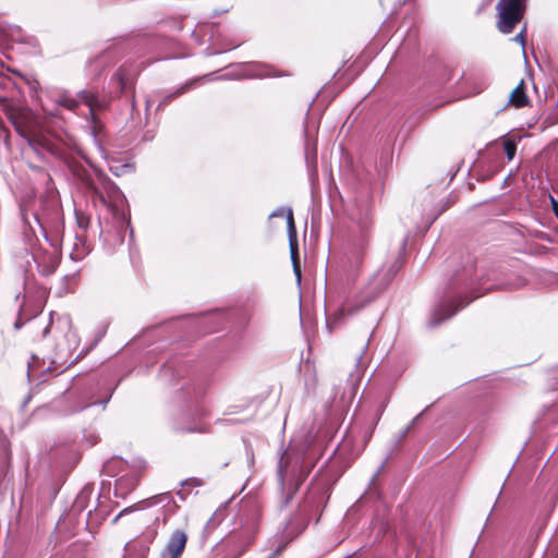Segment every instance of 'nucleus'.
Here are the masks:
<instances>
[{"instance_id": "1", "label": "nucleus", "mask_w": 558, "mask_h": 558, "mask_svg": "<svg viewBox=\"0 0 558 558\" xmlns=\"http://www.w3.org/2000/svg\"><path fill=\"white\" fill-rule=\"evenodd\" d=\"M497 28L502 34H510L525 11V0H500L497 5Z\"/></svg>"}, {"instance_id": "2", "label": "nucleus", "mask_w": 558, "mask_h": 558, "mask_svg": "<svg viewBox=\"0 0 558 558\" xmlns=\"http://www.w3.org/2000/svg\"><path fill=\"white\" fill-rule=\"evenodd\" d=\"M56 102L71 111L75 110L80 104H85L93 117L96 110H102L108 105L105 97L87 89L78 92L76 96L71 95L69 92H61L57 96Z\"/></svg>"}, {"instance_id": "3", "label": "nucleus", "mask_w": 558, "mask_h": 558, "mask_svg": "<svg viewBox=\"0 0 558 558\" xmlns=\"http://www.w3.org/2000/svg\"><path fill=\"white\" fill-rule=\"evenodd\" d=\"M111 464L118 466L124 474L116 481V489L123 492L132 490L146 468V462L141 458H135L132 462L122 459H114Z\"/></svg>"}, {"instance_id": "4", "label": "nucleus", "mask_w": 558, "mask_h": 558, "mask_svg": "<svg viewBox=\"0 0 558 558\" xmlns=\"http://www.w3.org/2000/svg\"><path fill=\"white\" fill-rule=\"evenodd\" d=\"M9 119L15 128L17 134L23 137L31 146L37 142L36 135L38 123L28 109H17L9 113Z\"/></svg>"}, {"instance_id": "5", "label": "nucleus", "mask_w": 558, "mask_h": 558, "mask_svg": "<svg viewBox=\"0 0 558 558\" xmlns=\"http://www.w3.org/2000/svg\"><path fill=\"white\" fill-rule=\"evenodd\" d=\"M282 216H286V219H287L289 245H290V257L292 260L293 272L296 277L298 283L300 284L302 275H301V268L299 265V247H298V242H296V229H295V225H294L292 209L290 207H287V208L278 207L271 211V214L269 215V218L282 217Z\"/></svg>"}, {"instance_id": "6", "label": "nucleus", "mask_w": 558, "mask_h": 558, "mask_svg": "<svg viewBox=\"0 0 558 558\" xmlns=\"http://www.w3.org/2000/svg\"><path fill=\"white\" fill-rule=\"evenodd\" d=\"M187 543V535L182 530H175L169 537L160 558H180Z\"/></svg>"}, {"instance_id": "7", "label": "nucleus", "mask_w": 558, "mask_h": 558, "mask_svg": "<svg viewBox=\"0 0 558 558\" xmlns=\"http://www.w3.org/2000/svg\"><path fill=\"white\" fill-rule=\"evenodd\" d=\"M105 187L107 191V197L104 194L98 193V198L116 215L118 211V206L121 205L124 201V195L120 189L111 181H108Z\"/></svg>"}, {"instance_id": "8", "label": "nucleus", "mask_w": 558, "mask_h": 558, "mask_svg": "<svg viewBox=\"0 0 558 558\" xmlns=\"http://www.w3.org/2000/svg\"><path fill=\"white\" fill-rule=\"evenodd\" d=\"M464 304H452L445 303L435 308L432 313L429 325L435 327L440 325L446 319L452 317L460 308H462Z\"/></svg>"}, {"instance_id": "9", "label": "nucleus", "mask_w": 558, "mask_h": 558, "mask_svg": "<svg viewBox=\"0 0 558 558\" xmlns=\"http://www.w3.org/2000/svg\"><path fill=\"white\" fill-rule=\"evenodd\" d=\"M529 98L524 90V81L521 80L519 85L511 92L509 97V104L515 108H521L527 105Z\"/></svg>"}, {"instance_id": "10", "label": "nucleus", "mask_w": 558, "mask_h": 558, "mask_svg": "<svg viewBox=\"0 0 558 558\" xmlns=\"http://www.w3.org/2000/svg\"><path fill=\"white\" fill-rule=\"evenodd\" d=\"M203 485V481L201 478H197V477H190V478H186L184 480L182 483H181V486H182V489L181 490H178L177 492V495L182 499V500H185L187 495H189V492H187V488H192V487H201Z\"/></svg>"}, {"instance_id": "11", "label": "nucleus", "mask_w": 558, "mask_h": 558, "mask_svg": "<svg viewBox=\"0 0 558 558\" xmlns=\"http://www.w3.org/2000/svg\"><path fill=\"white\" fill-rule=\"evenodd\" d=\"M353 312L354 311L343 307L340 308L332 316L328 317L326 320V328L328 329V331L331 332L347 314H352Z\"/></svg>"}, {"instance_id": "12", "label": "nucleus", "mask_w": 558, "mask_h": 558, "mask_svg": "<svg viewBox=\"0 0 558 558\" xmlns=\"http://www.w3.org/2000/svg\"><path fill=\"white\" fill-rule=\"evenodd\" d=\"M171 502H173V497H172L171 493H169V492L156 495L146 500L147 507H150V506L157 505V504L169 505Z\"/></svg>"}, {"instance_id": "13", "label": "nucleus", "mask_w": 558, "mask_h": 558, "mask_svg": "<svg viewBox=\"0 0 558 558\" xmlns=\"http://www.w3.org/2000/svg\"><path fill=\"white\" fill-rule=\"evenodd\" d=\"M128 80L129 78H128L125 70L123 68H121L112 76L111 83L114 84L120 89V92H122L126 85Z\"/></svg>"}, {"instance_id": "14", "label": "nucleus", "mask_w": 558, "mask_h": 558, "mask_svg": "<svg viewBox=\"0 0 558 558\" xmlns=\"http://www.w3.org/2000/svg\"><path fill=\"white\" fill-rule=\"evenodd\" d=\"M504 149H505L507 159L510 161L515 156L517 143L513 140L508 138L504 142Z\"/></svg>"}, {"instance_id": "15", "label": "nucleus", "mask_w": 558, "mask_h": 558, "mask_svg": "<svg viewBox=\"0 0 558 558\" xmlns=\"http://www.w3.org/2000/svg\"><path fill=\"white\" fill-rule=\"evenodd\" d=\"M478 78H480V83L477 86L474 87V94H480L481 92H483L487 85H488V81H487V77L485 75H481L478 74L477 75Z\"/></svg>"}, {"instance_id": "16", "label": "nucleus", "mask_w": 558, "mask_h": 558, "mask_svg": "<svg viewBox=\"0 0 558 558\" xmlns=\"http://www.w3.org/2000/svg\"><path fill=\"white\" fill-rule=\"evenodd\" d=\"M524 284H525V280L521 277H518L513 282H507L504 286H505V288L512 289V288L522 287Z\"/></svg>"}, {"instance_id": "17", "label": "nucleus", "mask_w": 558, "mask_h": 558, "mask_svg": "<svg viewBox=\"0 0 558 558\" xmlns=\"http://www.w3.org/2000/svg\"><path fill=\"white\" fill-rule=\"evenodd\" d=\"M186 87H187V85L178 88L174 94L169 95L163 101L166 102L168 100H171L175 96L183 94L186 90Z\"/></svg>"}, {"instance_id": "18", "label": "nucleus", "mask_w": 558, "mask_h": 558, "mask_svg": "<svg viewBox=\"0 0 558 558\" xmlns=\"http://www.w3.org/2000/svg\"><path fill=\"white\" fill-rule=\"evenodd\" d=\"M138 509L136 506L135 507H130V508H125L123 509L114 519H113V522L116 523L121 517H123L124 514L131 512V511H134Z\"/></svg>"}, {"instance_id": "19", "label": "nucleus", "mask_w": 558, "mask_h": 558, "mask_svg": "<svg viewBox=\"0 0 558 558\" xmlns=\"http://www.w3.org/2000/svg\"><path fill=\"white\" fill-rule=\"evenodd\" d=\"M550 204H551V209H553L555 216L558 218V201L555 199V197L551 195H550Z\"/></svg>"}, {"instance_id": "20", "label": "nucleus", "mask_w": 558, "mask_h": 558, "mask_svg": "<svg viewBox=\"0 0 558 558\" xmlns=\"http://www.w3.org/2000/svg\"><path fill=\"white\" fill-rule=\"evenodd\" d=\"M513 40H514L515 43H519V44H521L522 46H524V43H525V41H524V34H523V32H520L519 34H517V35L513 37Z\"/></svg>"}, {"instance_id": "21", "label": "nucleus", "mask_w": 558, "mask_h": 558, "mask_svg": "<svg viewBox=\"0 0 558 558\" xmlns=\"http://www.w3.org/2000/svg\"><path fill=\"white\" fill-rule=\"evenodd\" d=\"M427 409H428V408H426L422 413H420L418 415H416V416L412 420V422H411V424H410L409 428H410L411 426H413V425L417 422V420L421 417V415H422V414H423Z\"/></svg>"}, {"instance_id": "22", "label": "nucleus", "mask_w": 558, "mask_h": 558, "mask_svg": "<svg viewBox=\"0 0 558 558\" xmlns=\"http://www.w3.org/2000/svg\"><path fill=\"white\" fill-rule=\"evenodd\" d=\"M475 75L474 74H470L465 77V82L466 84H472L473 83V80H475Z\"/></svg>"}, {"instance_id": "23", "label": "nucleus", "mask_w": 558, "mask_h": 558, "mask_svg": "<svg viewBox=\"0 0 558 558\" xmlns=\"http://www.w3.org/2000/svg\"><path fill=\"white\" fill-rule=\"evenodd\" d=\"M366 349H367V343L362 348V352L357 356V363H360V361L362 360V355L365 353Z\"/></svg>"}, {"instance_id": "24", "label": "nucleus", "mask_w": 558, "mask_h": 558, "mask_svg": "<svg viewBox=\"0 0 558 558\" xmlns=\"http://www.w3.org/2000/svg\"><path fill=\"white\" fill-rule=\"evenodd\" d=\"M354 257H355L356 262H361V259H362V254H361V252H360V251H357L356 253H354Z\"/></svg>"}, {"instance_id": "25", "label": "nucleus", "mask_w": 558, "mask_h": 558, "mask_svg": "<svg viewBox=\"0 0 558 558\" xmlns=\"http://www.w3.org/2000/svg\"><path fill=\"white\" fill-rule=\"evenodd\" d=\"M280 553V549L275 550L271 555H269L267 558H276Z\"/></svg>"}, {"instance_id": "26", "label": "nucleus", "mask_w": 558, "mask_h": 558, "mask_svg": "<svg viewBox=\"0 0 558 558\" xmlns=\"http://www.w3.org/2000/svg\"><path fill=\"white\" fill-rule=\"evenodd\" d=\"M78 225H80V227H86L87 226V221H85L83 218L78 219Z\"/></svg>"}, {"instance_id": "27", "label": "nucleus", "mask_w": 558, "mask_h": 558, "mask_svg": "<svg viewBox=\"0 0 558 558\" xmlns=\"http://www.w3.org/2000/svg\"><path fill=\"white\" fill-rule=\"evenodd\" d=\"M205 430L206 429L204 427H199V428H195V429H189V432H198V433H203Z\"/></svg>"}, {"instance_id": "28", "label": "nucleus", "mask_w": 558, "mask_h": 558, "mask_svg": "<svg viewBox=\"0 0 558 558\" xmlns=\"http://www.w3.org/2000/svg\"><path fill=\"white\" fill-rule=\"evenodd\" d=\"M133 546H134V544H133V543H128L125 547H126V549H128V550H131V548H132Z\"/></svg>"}, {"instance_id": "29", "label": "nucleus", "mask_w": 558, "mask_h": 558, "mask_svg": "<svg viewBox=\"0 0 558 558\" xmlns=\"http://www.w3.org/2000/svg\"><path fill=\"white\" fill-rule=\"evenodd\" d=\"M147 550H148V547H145V548L143 549V555H145V554L147 553Z\"/></svg>"}]
</instances>
